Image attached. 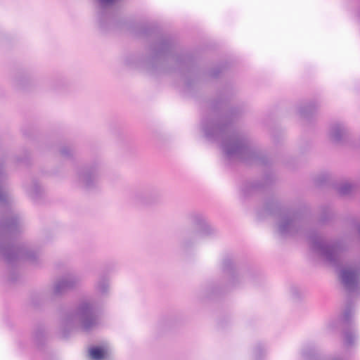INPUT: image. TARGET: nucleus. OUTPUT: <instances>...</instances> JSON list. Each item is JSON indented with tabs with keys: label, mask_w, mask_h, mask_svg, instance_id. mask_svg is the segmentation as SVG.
<instances>
[{
	"label": "nucleus",
	"mask_w": 360,
	"mask_h": 360,
	"mask_svg": "<svg viewBox=\"0 0 360 360\" xmlns=\"http://www.w3.org/2000/svg\"><path fill=\"white\" fill-rule=\"evenodd\" d=\"M290 293L292 295V297L295 300H297L300 298V292L299 289L297 287L292 286L290 288Z\"/></svg>",
	"instance_id": "obj_29"
},
{
	"label": "nucleus",
	"mask_w": 360,
	"mask_h": 360,
	"mask_svg": "<svg viewBox=\"0 0 360 360\" xmlns=\"http://www.w3.org/2000/svg\"><path fill=\"white\" fill-rule=\"evenodd\" d=\"M96 290L102 295L108 294L109 290V280L105 275H101L96 283Z\"/></svg>",
	"instance_id": "obj_19"
},
{
	"label": "nucleus",
	"mask_w": 360,
	"mask_h": 360,
	"mask_svg": "<svg viewBox=\"0 0 360 360\" xmlns=\"http://www.w3.org/2000/svg\"><path fill=\"white\" fill-rule=\"evenodd\" d=\"M160 197V192L157 188L148 186L134 190L129 198L132 203L146 206L157 202Z\"/></svg>",
	"instance_id": "obj_13"
},
{
	"label": "nucleus",
	"mask_w": 360,
	"mask_h": 360,
	"mask_svg": "<svg viewBox=\"0 0 360 360\" xmlns=\"http://www.w3.org/2000/svg\"><path fill=\"white\" fill-rule=\"evenodd\" d=\"M253 352H254L255 360H261L262 357L264 354V346L260 343L257 344L255 347Z\"/></svg>",
	"instance_id": "obj_28"
},
{
	"label": "nucleus",
	"mask_w": 360,
	"mask_h": 360,
	"mask_svg": "<svg viewBox=\"0 0 360 360\" xmlns=\"http://www.w3.org/2000/svg\"><path fill=\"white\" fill-rule=\"evenodd\" d=\"M317 104L314 101H311L309 103L300 107L299 110L300 115L306 120H310L315 114L317 110Z\"/></svg>",
	"instance_id": "obj_18"
},
{
	"label": "nucleus",
	"mask_w": 360,
	"mask_h": 360,
	"mask_svg": "<svg viewBox=\"0 0 360 360\" xmlns=\"http://www.w3.org/2000/svg\"><path fill=\"white\" fill-rule=\"evenodd\" d=\"M39 297H40L41 300H44V299L43 295H39Z\"/></svg>",
	"instance_id": "obj_33"
},
{
	"label": "nucleus",
	"mask_w": 360,
	"mask_h": 360,
	"mask_svg": "<svg viewBox=\"0 0 360 360\" xmlns=\"http://www.w3.org/2000/svg\"><path fill=\"white\" fill-rule=\"evenodd\" d=\"M33 304H34V305H37V303H36L34 300H33Z\"/></svg>",
	"instance_id": "obj_34"
},
{
	"label": "nucleus",
	"mask_w": 360,
	"mask_h": 360,
	"mask_svg": "<svg viewBox=\"0 0 360 360\" xmlns=\"http://www.w3.org/2000/svg\"><path fill=\"white\" fill-rule=\"evenodd\" d=\"M227 68V63H222L210 70L207 73L211 78H217L221 73Z\"/></svg>",
	"instance_id": "obj_24"
},
{
	"label": "nucleus",
	"mask_w": 360,
	"mask_h": 360,
	"mask_svg": "<svg viewBox=\"0 0 360 360\" xmlns=\"http://www.w3.org/2000/svg\"><path fill=\"white\" fill-rule=\"evenodd\" d=\"M257 214L259 219L269 216L276 219L277 232L282 237L298 235L304 232L307 225L304 210L283 204L275 198L266 199Z\"/></svg>",
	"instance_id": "obj_4"
},
{
	"label": "nucleus",
	"mask_w": 360,
	"mask_h": 360,
	"mask_svg": "<svg viewBox=\"0 0 360 360\" xmlns=\"http://www.w3.org/2000/svg\"><path fill=\"white\" fill-rule=\"evenodd\" d=\"M353 314V304L351 301H348L341 317V320L345 325V328L342 332L343 343L347 347L354 345L355 340L358 338L356 328L352 321Z\"/></svg>",
	"instance_id": "obj_11"
},
{
	"label": "nucleus",
	"mask_w": 360,
	"mask_h": 360,
	"mask_svg": "<svg viewBox=\"0 0 360 360\" xmlns=\"http://www.w3.org/2000/svg\"><path fill=\"white\" fill-rule=\"evenodd\" d=\"M101 309L94 301H80L74 309L68 310L62 317L64 334L73 330L89 333L100 323Z\"/></svg>",
	"instance_id": "obj_5"
},
{
	"label": "nucleus",
	"mask_w": 360,
	"mask_h": 360,
	"mask_svg": "<svg viewBox=\"0 0 360 360\" xmlns=\"http://www.w3.org/2000/svg\"><path fill=\"white\" fill-rule=\"evenodd\" d=\"M45 331L43 327L37 328L34 332V340L38 346H41L45 342Z\"/></svg>",
	"instance_id": "obj_23"
},
{
	"label": "nucleus",
	"mask_w": 360,
	"mask_h": 360,
	"mask_svg": "<svg viewBox=\"0 0 360 360\" xmlns=\"http://www.w3.org/2000/svg\"><path fill=\"white\" fill-rule=\"evenodd\" d=\"M210 291H211V294H215V293H217V292H218L219 290H218V288H216V287H213V288H212V289L210 290Z\"/></svg>",
	"instance_id": "obj_31"
},
{
	"label": "nucleus",
	"mask_w": 360,
	"mask_h": 360,
	"mask_svg": "<svg viewBox=\"0 0 360 360\" xmlns=\"http://www.w3.org/2000/svg\"><path fill=\"white\" fill-rule=\"evenodd\" d=\"M304 360H321L320 356L314 346L305 347L302 352Z\"/></svg>",
	"instance_id": "obj_21"
},
{
	"label": "nucleus",
	"mask_w": 360,
	"mask_h": 360,
	"mask_svg": "<svg viewBox=\"0 0 360 360\" xmlns=\"http://www.w3.org/2000/svg\"><path fill=\"white\" fill-rule=\"evenodd\" d=\"M312 250L331 266L338 268L341 266V255L347 249L346 243L340 239L330 243L325 242L316 230H311L307 235Z\"/></svg>",
	"instance_id": "obj_6"
},
{
	"label": "nucleus",
	"mask_w": 360,
	"mask_h": 360,
	"mask_svg": "<svg viewBox=\"0 0 360 360\" xmlns=\"http://www.w3.org/2000/svg\"><path fill=\"white\" fill-rule=\"evenodd\" d=\"M101 165L99 161L88 163L77 172L80 184L87 190H92L98 185Z\"/></svg>",
	"instance_id": "obj_10"
},
{
	"label": "nucleus",
	"mask_w": 360,
	"mask_h": 360,
	"mask_svg": "<svg viewBox=\"0 0 360 360\" xmlns=\"http://www.w3.org/2000/svg\"><path fill=\"white\" fill-rule=\"evenodd\" d=\"M98 3L96 20L100 29L107 31L117 24V11L114 4L120 0H96Z\"/></svg>",
	"instance_id": "obj_8"
},
{
	"label": "nucleus",
	"mask_w": 360,
	"mask_h": 360,
	"mask_svg": "<svg viewBox=\"0 0 360 360\" xmlns=\"http://www.w3.org/2000/svg\"><path fill=\"white\" fill-rule=\"evenodd\" d=\"M23 134L26 136L27 135L25 131H23Z\"/></svg>",
	"instance_id": "obj_35"
},
{
	"label": "nucleus",
	"mask_w": 360,
	"mask_h": 360,
	"mask_svg": "<svg viewBox=\"0 0 360 360\" xmlns=\"http://www.w3.org/2000/svg\"><path fill=\"white\" fill-rule=\"evenodd\" d=\"M17 162H23V160L20 159V158H18Z\"/></svg>",
	"instance_id": "obj_32"
},
{
	"label": "nucleus",
	"mask_w": 360,
	"mask_h": 360,
	"mask_svg": "<svg viewBox=\"0 0 360 360\" xmlns=\"http://www.w3.org/2000/svg\"><path fill=\"white\" fill-rule=\"evenodd\" d=\"M27 82V78H20L16 80V86L19 88H25L26 83Z\"/></svg>",
	"instance_id": "obj_30"
},
{
	"label": "nucleus",
	"mask_w": 360,
	"mask_h": 360,
	"mask_svg": "<svg viewBox=\"0 0 360 360\" xmlns=\"http://www.w3.org/2000/svg\"><path fill=\"white\" fill-rule=\"evenodd\" d=\"M333 217V213L328 206H323L321 207V215L319 217V223L325 224L329 222Z\"/></svg>",
	"instance_id": "obj_22"
},
{
	"label": "nucleus",
	"mask_w": 360,
	"mask_h": 360,
	"mask_svg": "<svg viewBox=\"0 0 360 360\" xmlns=\"http://www.w3.org/2000/svg\"><path fill=\"white\" fill-rule=\"evenodd\" d=\"M79 281V277L74 274L66 275L55 283L51 294L56 297L60 296L68 290L73 289Z\"/></svg>",
	"instance_id": "obj_15"
},
{
	"label": "nucleus",
	"mask_w": 360,
	"mask_h": 360,
	"mask_svg": "<svg viewBox=\"0 0 360 360\" xmlns=\"http://www.w3.org/2000/svg\"><path fill=\"white\" fill-rule=\"evenodd\" d=\"M189 219L197 228V231L193 233L190 238H185L181 241V245L183 248L190 247L197 240L198 237H213L218 233V230L201 213L191 214Z\"/></svg>",
	"instance_id": "obj_7"
},
{
	"label": "nucleus",
	"mask_w": 360,
	"mask_h": 360,
	"mask_svg": "<svg viewBox=\"0 0 360 360\" xmlns=\"http://www.w3.org/2000/svg\"><path fill=\"white\" fill-rule=\"evenodd\" d=\"M276 181L274 173L268 170L265 172L261 181H245L240 187V192L244 198H248L257 192L264 191Z\"/></svg>",
	"instance_id": "obj_12"
},
{
	"label": "nucleus",
	"mask_w": 360,
	"mask_h": 360,
	"mask_svg": "<svg viewBox=\"0 0 360 360\" xmlns=\"http://www.w3.org/2000/svg\"><path fill=\"white\" fill-rule=\"evenodd\" d=\"M3 162H0V259L9 267L8 281L15 283L19 274L16 268L22 259L35 264L39 252L27 243L17 239L23 232L25 222L23 215L13 205V200L6 191Z\"/></svg>",
	"instance_id": "obj_3"
},
{
	"label": "nucleus",
	"mask_w": 360,
	"mask_h": 360,
	"mask_svg": "<svg viewBox=\"0 0 360 360\" xmlns=\"http://www.w3.org/2000/svg\"><path fill=\"white\" fill-rule=\"evenodd\" d=\"M89 356L93 360H102L106 354V349L102 346H92L89 348Z\"/></svg>",
	"instance_id": "obj_20"
},
{
	"label": "nucleus",
	"mask_w": 360,
	"mask_h": 360,
	"mask_svg": "<svg viewBox=\"0 0 360 360\" xmlns=\"http://www.w3.org/2000/svg\"><path fill=\"white\" fill-rule=\"evenodd\" d=\"M340 280L345 290L350 295L359 288L360 271L358 269H342L340 271Z\"/></svg>",
	"instance_id": "obj_14"
},
{
	"label": "nucleus",
	"mask_w": 360,
	"mask_h": 360,
	"mask_svg": "<svg viewBox=\"0 0 360 360\" xmlns=\"http://www.w3.org/2000/svg\"><path fill=\"white\" fill-rule=\"evenodd\" d=\"M230 101L231 95L227 89L221 91L212 101L210 112L202 116L200 124L203 136L211 143L221 142V148L227 162L238 160L268 167L271 160L254 147L245 134L233 128L241 109L230 106Z\"/></svg>",
	"instance_id": "obj_1"
},
{
	"label": "nucleus",
	"mask_w": 360,
	"mask_h": 360,
	"mask_svg": "<svg viewBox=\"0 0 360 360\" xmlns=\"http://www.w3.org/2000/svg\"><path fill=\"white\" fill-rule=\"evenodd\" d=\"M330 180V176L327 174H320L314 179V184L317 186H323L327 184Z\"/></svg>",
	"instance_id": "obj_27"
},
{
	"label": "nucleus",
	"mask_w": 360,
	"mask_h": 360,
	"mask_svg": "<svg viewBox=\"0 0 360 360\" xmlns=\"http://www.w3.org/2000/svg\"><path fill=\"white\" fill-rule=\"evenodd\" d=\"M27 194L34 200H37L41 196L43 189L37 180H32L29 185L25 186Z\"/></svg>",
	"instance_id": "obj_17"
},
{
	"label": "nucleus",
	"mask_w": 360,
	"mask_h": 360,
	"mask_svg": "<svg viewBox=\"0 0 360 360\" xmlns=\"http://www.w3.org/2000/svg\"><path fill=\"white\" fill-rule=\"evenodd\" d=\"M135 33L137 37L148 41L150 55L128 54L124 58L126 66L149 73L172 70L178 71L185 77L187 91H190L198 86L202 75L197 67L195 58L188 52H179L174 37L163 34L152 24L138 25Z\"/></svg>",
	"instance_id": "obj_2"
},
{
	"label": "nucleus",
	"mask_w": 360,
	"mask_h": 360,
	"mask_svg": "<svg viewBox=\"0 0 360 360\" xmlns=\"http://www.w3.org/2000/svg\"><path fill=\"white\" fill-rule=\"evenodd\" d=\"M60 154L65 158L71 159L73 157L74 149L69 146H63L60 148Z\"/></svg>",
	"instance_id": "obj_26"
},
{
	"label": "nucleus",
	"mask_w": 360,
	"mask_h": 360,
	"mask_svg": "<svg viewBox=\"0 0 360 360\" xmlns=\"http://www.w3.org/2000/svg\"><path fill=\"white\" fill-rule=\"evenodd\" d=\"M223 288L231 289L239 286L243 276L238 269L232 255H226L221 262Z\"/></svg>",
	"instance_id": "obj_9"
},
{
	"label": "nucleus",
	"mask_w": 360,
	"mask_h": 360,
	"mask_svg": "<svg viewBox=\"0 0 360 360\" xmlns=\"http://www.w3.org/2000/svg\"><path fill=\"white\" fill-rule=\"evenodd\" d=\"M352 189L353 186L349 183H343L336 188L337 191L340 195H347L349 194Z\"/></svg>",
	"instance_id": "obj_25"
},
{
	"label": "nucleus",
	"mask_w": 360,
	"mask_h": 360,
	"mask_svg": "<svg viewBox=\"0 0 360 360\" xmlns=\"http://www.w3.org/2000/svg\"><path fill=\"white\" fill-rule=\"evenodd\" d=\"M347 129L344 124L335 122L330 127L329 136L330 140L335 143H342L346 139Z\"/></svg>",
	"instance_id": "obj_16"
}]
</instances>
